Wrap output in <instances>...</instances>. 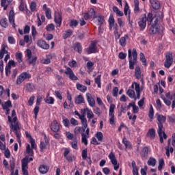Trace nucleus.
<instances>
[{"label": "nucleus", "instance_id": "58", "mask_svg": "<svg viewBox=\"0 0 175 175\" xmlns=\"http://www.w3.org/2000/svg\"><path fill=\"white\" fill-rule=\"evenodd\" d=\"M45 15L46 18H48V20H51V10H46V11H45Z\"/></svg>", "mask_w": 175, "mask_h": 175}, {"label": "nucleus", "instance_id": "19", "mask_svg": "<svg viewBox=\"0 0 175 175\" xmlns=\"http://www.w3.org/2000/svg\"><path fill=\"white\" fill-rule=\"evenodd\" d=\"M79 120H81V124L83 125V132H85V129H87V127L88 126V124H87V118H85V115L83 113V115L80 116Z\"/></svg>", "mask_w": 175, "mask_h": 175}, {"label": "nucleus", "instance_id": "44", "mask_svg": "<svg viewBox=\"0 0 175 175\" xmlns=\"http://www.w3.org/2000/svg\"><path fill=\"white\" fill-rule=\"evenodd\" d=\"M119 43L122 47H125L126 46V37H122L119 40Z\"/></svg>", "mask_w": 175, "mask_h": 175}, {"label": "nucleus", "instance_id": "2", "mask_svg": "<svg viewBox=\"0 0 175 175\" xmlns=\"http://www.w3.org/2000/svg\"><path fill=\"white\" fill-rule=\"evenodd\" d=\"M129 69L133 70L135 69V65L137 64V51L136 49H133V51L129 49Z\"/></svg>", "mask_w": 175, "mask_h": 175}, {"label": "nucleus", "instance_id": "32", "mask_svg": "<svg viewBox=\"0 0 175 175\" xmlns=\"http://www.w3.org/2000/svg\"><path fill=\"white\" fill-rule=\"evenodd\" d=\"M135 76L138 80L142 79V72L140 71V67L137 66L135 69Z\"/></svg>", "mask_w": 175, "mask_h": 175}, {"label": "nucleus", "instance_id": "45", "mask_svg": "<svg viewBox=\"0 0 175 175\" xmlns=\"http://www.w3.org/2000/svg\"><path fill=\"white\" fill-rule=\"evenodd\" d=\"M122 143L123 144H124L126 148H132V145H131V142L126 140L125 137L123 138Z\"/></svg>", "mask_w": 175, "mask_h": 175}, {"label": "nucleus", "instance_id": "38", "mask_svg": "<svg viewBox=\"0 0 175 175\" xmlns=\"http://www.w3.org/2000/svg\"><path fill=\"white\" fill-rule=\"evenodd\" d=\"M39 171L42 174H46L49 172V167L46 165H41L39 167Z\"/></svg>", "mask_w": 175, "mask_h": 175}, {"label": "nucleus", "instance_id": "17", "mask_svg": "<svg viewBox=\"0 0 175 175\" xmlns=\"http://www.w3.org/2000/svg\"><path fill=\"white\" fill-rule=\"evenodd\" d=\"M37 44L38 46H40L41 49H43L44 50H49V49H50V45L47 44V42H46V41L44 40H38Z\"/></svg>", "mask_w": 175, "mask_h": 175}, {"label": "nucleus", "instance_id": "11", "mask_svg": "<svg viewBox=\"0 0 175 175\" xmlns=\"http://www.w3.org/2000/svg\"><path fill=\"white\" fill-rule=\"evenodd\" d=\"M22 173L23 175L28 174V157H25L22 160Z\"/></svg>", "mask_w": 175, "mask_h": 175}, {"label": "nucleus", "instance_id": "24", "mask_svg": "<svg viewBox=\"0 0 175 175\" xmlns=\"http://www.w3.org/2000/svg\"><path fill=\"white\" fill-rule=\"evenodd\" d=\"M2 107L3 110H6V114H9V111H10V109H9V107H12V101L8 100L4 104H2Z\"/></svg>", "mask_w": 175, "mask_h": 175}, {"label": "nucleus", "instance_id": "60", "mask_svg": "<svg viewBox=\"0 0 175 175\" xmlns=\"http://www.w3.org/2000/svg\"><path fill=\"white\" fill-rule=\"evenodd\" d=\"M94 114H96V116H100V114H102V111L99 107H96L94 109Z\"/></svg>", "mask_w": 175, "mask_h": 175}, {"label": "nucleus", "instance_id": "53", "mask_svg": "<svg viewBox=\"0 0 175 175\" xmlns=\"http://www.w3.org/2000/svg\"><path fill=\"white\" fill-rule=\"evenodd\" d=\"M164 165H165V161H163V159H160L159 161L158 170L160 171L162 170V167H163Z\"/></svg>", "mask_w": 175, "mask_h": 175}, {"label": "nucleus", "instance_id": "59", "mask_svg": "<svg viewBox=\"0 0 175 175\" xmlns=\"http://www.w3.org/2000/svg\"><path fill=\"white\" fill-rule=\"evenodd\" d=\"M30 9L31 12H35V10H36V3H35V1H32L30 3Z\"/></svg>", "mask_w": 175, "mask_h": 175}, {"label": "nucleus", "instance_id": "18", "mask_svg": "<svg viewBox=\"0 0 175 175\" xmlns=\"http://www.w3.org/2000/svg\"><path fill=\"white\" fill-rule=\"evenodd\" d=\"M10 168H11V175H18V170H16L14 172L15 163H14V158L10 159Z\"/></svg>", "mask_w": 175, "mask_h": 175}, {"label": "nucleus", "instance_id": "6", "mask_svg": "<svg viewBox=\"0 0 175 175\" xmlns=\"http://www.w3.org/2000/svg\"><path fill=\"white\" fill-rule=\"evenodd\" d=\"M114 109H116V105L114 104H111L109 111V122L111 125H115L116 124V120L114 119Z\"/></svg>", "mask_w": 175, "mask_h": 175}, {"label": "nucleus", "instance_id": "28", "mask_svg": "<svg viewBox=\"0 0 175 175\" xmlns=\"http://www.w3.org/2000/svg\"><path fill=\"white\" fill-rule=\"evenodd\" d=\"M94 19L97 22L98 25H102V24L105 23V18H103V16H96Z\"/></svg>", "mask_w": 175, "mask_h": 175}, {"label": "nucleus", "instance_id": "9", "mask_svg": "<svg viewBox=\"0 0 175 175\" xmlns=\"http://www.w3.org/2000/svg\"><path fill=\"white\" fill-rule=\"evenodd\" d=\"M27 79H31V75L27 72L21 73L16 80V84H21Z\"/></svg>", "mask_w": 175, "mask_h": 175}, {"label": "nucleus", "instance_id": "30", "mask_svg": "<svg viewBox=\"0 0 175 175\" xmlns=\"http://www.w3.org/2000/svg\"><path fill=\"white\" fill-rule=\"evenodd\" d=\"M25 88L29 92H32L33 91H35V85L31 83H27L25 85Z\"/></svg>", "mask_w": 175, "mask_h": 175}, {"label": "nucleus", "instance_id": "57", "mask_svg": "<svg viewBox=\"0 0 175 175\" xmlns=\"http://www.w3.org/2000/svg\"><path fill=\"white\" fill-rule=\"evenodd\" d=\"M55 27L54 26V24L51 23L48 25L46 27V31H54Z\"/></svg>", "mask_w": 175, "mask_h": 175}, {"label": "nucleus", "instance_id": "12", "mask_svg": "<svg viewBox=\"0 0 175 175\" xmlns=\"http://www.w3.org/2000/svg\"><path fill=\"white\" fill-rule=\"evenodd\" d=\"M64 73L65 75L68 76L70 80H72V81L79 80V78H77V76L75 75V72H73V70H72V68H67Z\"/></svg>", "mask_w": 175, "mask_h": 175}, {"label": "nucleus", "instance_id": "43", "mask_svg": "<svg viewBox=\"0 0 175 175\" xmlns=\"http://www.w3.org/2000/svg\"><path fill=\"white\" fill-rule=\"evenodd\" d=\"M100 77H102V75H98L94 79V82H95L96 84H97L98 88H100V87H101Z\"/></svg>", "mask_w": 175, "mask_h": 175}, {"label": "nucleus", "instance_id": "10", "mask_svg": "<svg viewBox=\"0 0 175 175\" xmlns=\"http://www.w3.org/2000/svg\"><path fill=\"white\" fill-rule=\"evenodd\" d=\"M138 25L140 28V31H144V29H146V27H147V16H146V15L139 18Z\"/></svg>", "mask_w": 175, "mask_h": 175}, {"label": "nucleus", "instance_id": "36", "mask_svg": "<svg viewBox=\"0 0 175 175\" xmlns=\"http://www.w3.org/2000/svg\"><path fill=\"white\" fill-rule=\"evenodd\" d=\"M126 94L128 95V96H129V98H131V99H135V98H136V95L135 93V90L129 89L126 92Z\"/></svg>", "mask_w": 175, "mask_h": 175}, {"label": "nucleus", "instance_id": "23", "mask_svg": "<svg viewBox=\"0 0 175 175\" xmlns=\"http://www.w3.org/2000/svg\"><path fill=\"white\" fill-rule=\"evenodd\" d=\"M75 103L76 105H81V103H85V100H84L83 95L79 94L75 98Z\"/></svg>", "mask_w": 175, "mask_h": 175}, {"label": "nucleus", "instance_id": "5", "mask_svg": "<svg viewBox=\"0 0 175 175\" xmlns=\"http://www.w3.org/2000/svg\"><path fill=\"white\" fill-rule=\"evenodd\" d=\"M158 125L157 133L160 138V143H163V139H167V135L165 133L163 124L159 123Z\"/></svg>", "mask_w": 175, "mask_h": 175}, {"label": "nucleus", "instance_id": "8", "mask_svg": "<svg viewBox=\"0 0 175 175\" xmlns=\"http://www.w3.org/2000/svg\"><path fill=\"white\" fill-rule=\"evenodd\" d=\"M109 158L112 165H113L114 170H118V169H120V164H118L117 159H116V155L114 154V153H113V152H111L109 153Z\"/></svg>", "mask_w": 175, "mask_h": 175}, {"label": "nucleus", "instance_id": "3", "mask_svg": "<svg viewBox=\"0 0 175 175\" xmlns=\"http://www.w3.org/2000/svg\"><path fill=\"white\" fill-rule=\"evenodd\" d=\"M161 26L158 25V18H156L154 24H152L149 29L150 35H155L157 33H161Z\"/></svg>", "mask_w": 175, "mask_h": 175}, {"label": "nucleus", "instance_id": "47", "mask_svg": "<svg viewBox=\"0 0 175 175\" xmlns=\"http://www.w3.org/2000/svg\"><path fill=\"white\" fill-rule=\"evenodd\" d=\"M44 100L48 105H54V98L51 96H47L46 98H44Z\"/></svg>", "mask_w": 175, "mask_h": 175}, {"label": "nucleus", "instance_id": "35", "mask_svg": "<svg viewBox=\"0 0 175 175\" xmlns=\"http://www.w3.org/2000/svg\"><path fill=\"white\" fill-rule=\"evenodd\" d=\"M77 89L78 91H81V92H85V91H87V86L80 83H77Z\"/></svg>", "mask_w": 175, "mask_h": 175}, {"label": "nucleus", "instance_id": "14", "mask_svg": "<svg viewBox=\"0 0 175 175\" xmlns=\"http://www.w3.org/2000/svg\"><path fill=\"white\" fill-rule=\"evenodd\" d=\"M81 142L82 143H83L85 144V146H87L88 144V141L87 140V139L90 138V129L88 128L85 131V133H81Z\"/></svg>", "mask_w": 175, "mask_h": 175}, {"label": "nucleus", "instance_id": "33", "mask_svg": "<svg viewBox=\"0 0 175 175\" xmlns=\"http://www.w3.org/2000/svg\"><path fill=\"white\" fill-rule=\"evenodd\" d=\"M84 111H85L86 114H87V117L88 118V120H91V118H94V113L92 112V111L88 108H86L84 109Z\"/></svg>", "mask_w": 175, "mask_h": 175}, {"label": "nucleus", "instance_id": "61", "mask_svg": "<svg viewBox=\"0 0 175 175\" xmlns=\"http://www.w3.org/2000/svg\"><path fill=\"white\" fill-rule=\"evenodd\" d=\"M36 59H38L36 57H29L28 62L29 64H35V62H36Z\"/></svg>", "mask_w": 175, "mask_h": 175}, {"label": "nucleus", "instance_id": "63", "mask_svg": "<svg viewBox=\"0 0 175 175\" xmlns=\"http://www.w3.org/2000/svg\"><path fill=\"white\" fill-rule=\"evenodd\" d=\"M118 57L120 59H125L126 58V53H124L123 52H120L118 54Z\"/></svg>", "mask_w": 175, "mask_h": 175}, {"label": "nucleus", "instance_id": "37", "mask_svg": "<svg viewBox=\"0 0 175 175\" xmlns=\"http://www.w3.org/2000/svg\"><path fill=\"white\" fill-rule=\"evenodd\" d=\"M147 136L150 137V139H154L155 138V130L154 129H149L147 133Z\"/></svg>", "mask_w": 175, "mask_h": 175}, {"label": "nucleus", "instance_id": "20", "mask_svg": "<svg viewBox=\"0 0 175 175\" xmlns=\"http://www.w3.org/2000/svg\"><path fill=\"white\" fill-rule=\"evenodd\" d=\"M86 99L89 103V106H90L91 107H94L95 106V99H94L91 94H86Z\"/></svg>", "mask_w": 175, "mask_h": 175}, {"label": "nucleus", "instance_id": "25", "mask_svg": "<svg viewBox=\"0 0 175 175\" xmlns=\"http://www.w3.org/2000/svg\"><path fill=\"white\" fill-rule=\"evenodd\" d=\"M148 156V148L147 146L144 147L141 151V157L142 159H146Z\"/></svg>", "mask_w": 175, "mask_h": 175}, {"label": "nucleus", "instance_id": "4", "mask_svg": "<svg viewBox=\"0 0 175 175\" xmlns=\"http://www.w3.org/2000/svg\"><path fill=\"white\" fill-rule=\"evenodd\" d=\"M8 45L6 44H1V49L0 50V59H2L3 58V55L5 54H7L4 58L5 62H8V59H10V54H8Z\"/></svg>", "mask_w": 175, "mask_h": 175}, {"label": "nucleus", "instance_id": "13", "mask_svg": "<svg viewBox=\"0 0 175 175\" xmlns=\"http://www.w3.org/2000/svg\"><path fill=\"white\" fill-rule=\"evenodd\" d=\"M83 18L85 20L95 18V10H94V8H90L87 13H83Z\"/></svg>", "mask_w": 175, "mask_h": 175}, {"label": "nucleus", "instance_id": "22", "mask_svg": "<svg viewBox=\"0 0 175 175\" xmlns=\"http://www.w3.org/2000/svg\"><path fill=\"white\" fill-rule=\"evenodd\" d=\"M51 129L53 132H58L59 131V124L57 120H53L51 124Z\"/></svg>", "mask_w": 175, "mask_h": 175}, {"label": "nucleus", "instance_id": "31", "mask_svg": "<svg viewBox=\"0 0 175 175\" xmlns=\"http://www.w3.org/2000/svg\"><path fill=\"white\" fill-rule=\"evenodd\" d=\"M74 50L75 51H77L79 54H81V51L83 50V48L81 47V44L79 42H77L74 45Z\"/></svg>", "mask_w": 175, "mask_h": 175}, {"label": "nucleus", "instance_id": "50", "mask_svg": "<svg viewBox=\"0 0 175 175\" xmlns=\"http://www.w3.org/2000/svg\"><path fill=\"white\" fill-rule=\"evenodd\" d=\"M148 117L150 118L151 121H152V118H154V108L152 107V105H150Z\"/></svg>", "mask_w": 175, "mask_h": 175}, {"label": "nucleus", "instance_id": "55", "mask_svg": "<svg viewBox=\"0 0 175 175\" xmlns=\"http://www.w3.org/2000/svg\"><path fill=\"white\" fill-rule=\"evenodd\" d=\"M96 137L98 139V142H102V140H103V133H102V132H97Z\"/></svg>", "mask_w": 175, "mask_h": 175}, {"label": "nucleus", "instance_id": "34", "mask_svg": "<svg viewBox=\"0 0 175 175\" xmlns=\"http://www.w3.org/2000/svg\"><path fill=\"white\" fill-rule=\"evenodd\" d=\"M112 9L114 13H116L119 17H122V16H124V12H122V11H120L117 6H113Z\"/></svg>", "mask_w": 175, "mask_h": 175}, {"label": "nucleus", "instance_id": "42", "mask_svg": "<svg viewBox=\"0 0 175 175\" xmlns=\"http://www.w3.org/2000/svg\"><path fill=\"white\" fill-rule=\"evenodd\" d=\"M77 137L74 138L73 141L71 142L70 144L72 148H74V150H78V147H77Z\"/></svg>", "mask_w": 175, "mask_h": 175}, {"label": "nucleus", "instance_id": "1", "mask_svg": "<svg viewBox=\"0 0 175 175\" xmlns=\"http://www.w3.org/2000/svg\"><path fill=\"white\" fill-rule=\"evenodd\" d=\"M15 116L16 111L14 109L12 111V117H14L12 120V118L10 116H8V121L10 122V128L11 129V132L12 131L14 132L17 137L18 143H19V144H21V134L18 133V131H20V123L17 122V117H16Z\"/></svg>", "mask_w": 175, "mask_h": 175}, {"label": "nucleus", "instance_id": "29", "mask_svg": "<svg viewBox=\"0 0 175 175\" xmlns=\"http://www.w3.org/2000/svg\"><path fill=\"white\" fill-rule=\"evenodd\" d=\"M157 121H158L157 124H163L164 122H165L166 121V117L164 116L163 115L157 114Z\"/></svg>", "mask_w": 175, "mask_h": 175}, {"label": "nucleus", "instance_id": "62", "mask_svg": "<svg viewBox=\"0 0 175 175\" xmlns=\"http://www.w3.org/2000/svg\"><path fill=\"white\" fill-rule=\"evenodd\" d=\"M132 107L133 113H136L139 112V107L136 106V104H135V103H133Z\"/></svg>", "mask_w": 175, "mask_h": 175}, {"label": "nucleus", "instance_id": "48", "mask_svg": "<svg viewBox=\"0 0 175 175\" xmlns=\"http://www.w3.org/2000/svg\"><path fill=\"white\" fill-rule=\"evenodd\" d=\"M69 25L72 28H73L74 27H77V25H79V21H77L75 19H72L70 21Z\"/></svg>", "mask_w": 175, "mask_h": 175}, {"label": "nucleus", "instance_id": "27", "mask_svg": "<svg viewBox=\"0 0 175 175\" xmlns=\"http://www.w3.org/2000/svg\"><path fill=\"white\" fill-rule=\"evenodd\" d=\"M12 0H1V6L3 8V10H6L8 9V6L10 5Z\"/></svg>", "mask_w": 175, "mask_h": 175}, {"label": "nucleus", "instance_id": "40", "mask_svg": "<svg viewBox=\"0 0 175 175\" xmlns=\"http://www.w3.org/2000/svg\"><path fill=\"white\" fill-rule=\"evenodd\" d=\"M148 166H155V165H157V159H154L153 157H150L148 160Z\"/></svg>", "mask_w": 175, "mask_h": 175}, {"label": "nucleus", "instance_id": "52", "mask_svg": "<svg viewBox=\"0 0 175 175\" xmlns=\"http://www.w3.org/2000/svg\"><path fill=\"white\" fill-rule=\"evenodd\" d=\"M26 152L31 155V157L32 155H33V150H32V148H31V146L29 144L27 145Z\"/></svg>", "mask_w": 175, "mask_h": 175}, {"label": "nucleus", "instance_id": "7", "mask_svg": "<svg viewBox=\"0 0 175 175\" xmlns=\"http://www.w3.org/2000/svg\"><path fill=\"white\" fill-rule=\"evenodd\" d=\"M173 64V54L170 53H167L165 55V62L164 63L165 68H170Z\"/></svg>", "mask_w": 175, "mask_h": 175}, {"label": "nucleus", "instance_id": "49", "mask_svg": "<svg viewBox=\"0 0 175 175\" xmlns=\"http://www.w3.org/2000/svg\"><path fill=\"white\" fill-rule=\"evenodd\" d=\"M0 25L3 28H8V19L6 18L1 19L0 21Z\"/></svg>", "mask_w": 175, "mask_h": 175}, {"label": "nucleus", "instance_id": "26", "mask_svg": "<svg viewBox=\"0 0 175 175\" xmlns=\"http://www.w3.org/2000/svg\"><path fill=\"white\" fill-rule=\"evenodd\" d=\"M150 2L153 9L157 10L161 8V3H159V1L158 0H150Z\"/></svg>", "mask_w": 175, "mask_h": 175}, {"label": "nucleus", "instance_id": "46", "mask_svg": "<svg viewBox=\"0 0 175 175\" xmlns=\"http://www.w3.org/2000/svg\"><path fill=\"white\" fill-rule=\"evenodd\" d=\"M134 3V13H139V12H140V9L139 8V0H135Z\"/></svg>", "mask_w": 175, "mask_h": 175}, {"label": "nucleus", "instance_id": "21", "mask_svg": "<svg viewBox=\"0 0 175 175\" xmlns=\"http://www.w3.org/2000/svg\"><path fill=\"white\" fill-rule=\"evenodd\" d=\"M45 142H41L40 145V151H44L47 148V144H49V139H47V136L44 135Z\"/></svg>", "mask_w": 175, "mask_h": 175}, {"label": "nucleus", "instance_id": "54", "mask_svg": "<svg viewBox=\"0 0 175 175\" xmlns=\"http://www.w3.org/2000/svg\"><path fill=\"white\" fill-rule=\"evenodd\" d=\"M152 14L151 13L148 14V17L146 18V21H148V24L150 25L151 23H152Z\"/></svg>", "mask_w": 175, "mask_h": 175}, {"label": "nucleus", "instance_id": "64", "mask_svg": "<svg viewBox=\"0 0 175 175\" xmlns=\"http://www.w3.org/2000/svg\"><path fill=\"white\" fill-rule=\"evenodd\" d=\"M31 146V148H36V144L35 143V139H33V138H31V140L29 141Z\"/></svg>", "mask_w": 175, "mask_h": 175}, {"label": "nucleus", "instance_id": "16", "mask_svg": "<svg viewBox=\"0 0 175 175\" xmlns=\"http://www.w3.org/2000/svg\"><path fill=\"white\" fill-rule=\"evenodd\" d=\"M88 54L96 53V43L92 41L88 48L86 49Z\"/></svg>", "mask_w": 175, "mask_h": 175}, {"label": "nucleus", "instance_id": "56", "mask_svg": "<svg viewBox=\"0 0 175 175\" xmlns=\"http://www.w3.org/2000/svg\"><path fill=\"white\" fill-rule=\"evenodd\" d=\"M72 33H73V32L72 31V30H68V31H66V33L64 34V39H68V38H69V36H72Z\"/></svg>", "mask_w": 175, "mask_h": 175}, {"label": "nucleus", "instance_id": "39", "mask_svg": "<svg viewBox=\"0 0 175 175\" xmlns=\"http://www.w3.org/2000/svg\"><path fill=\"white\" fill-rule=\"evenodd\" d=\"M139 57H140V61H142V65H144V66H147V59H146L144 53H140Z\"/></svg>", "mask_w": 175, "mask_h": 175}, {"label": "nucleus", "instance_id": "15", "mask_svg": "<svg viewBox=\"0 0 175 175\" xmlns=\"http://www.w3.org/2000/svg\"><path fill=\"white\" fill-rule=\"evenodd\" d=\"M55 23L57 27H61V24H62V15L61 13L55 12Z\"/></svg>", "mask_w": 175, "mask_h": 175}, {"label": "nucleus", "instance_id": "41", "mask_svg": "<svg viewBox=\"0 0 175 175\" xmlns=\"http://www.w3.org/2000/svg\"><path fill=\"white\" fill-rule=\"evenodd\" d=\"M124 12L125 16H131V10H129V5H128V3L126 2Z\"/></svg>", "mask_w": 175, "mask_h": 175}, {"label": "nucleus", "instance_id": "51", "mask_svg": "<svg viewBox=\"0 0 175 175\" xmlns=\"http://www.w3.org/2000/svg\"><path fill=\"white\" fill-rule=\"evenodd\" d=\"M109 24L110 29H111V28H113V27H116V24H114V18H113V16L109 17Z\"/></svg>", "mask_w": 175, "mask_h": 175}]
</instances>
